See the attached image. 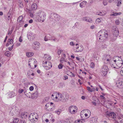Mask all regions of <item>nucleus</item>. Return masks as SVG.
<instances>
[{
	"instance_id": "4d7b16f0",
	"label": "nucleus",
	"mask_w": 123,
	"mask_h": 123,
	"mask_svg": "<svg viewBox=\"0 0 123 123\" xmlns=\"http://www.w3.org/2000/svg\"><path fill=\"white\" fill-rule=\"evenodd\" d=\"M115 23H116L117 24V25H118L119 24V20H117L116 21H115Z\"/></svg>"
},
{
	"instance_id": "ea45409f",
	"label": "nucleus",
	"mask_w": 123,
	"mask_h": 123,
	"mask_svg": "<svg viewBox=\"0 0 123 123\" xmlns=\"http://www.w3.org/2000/svg\"><path fill=\"white\" fill-rule=\"evenodd\" d=\"M120 73L121 75L123 76V67L121 68L120 70Z\"/></svg>"
},
{
	"instance_id": "13d9d810",
	"label": "nucleus",
	"mask_w": 123,
	"mask_h": 123,
	"mask_svg": "<svg viewBox=\"0 0 123 123\" xmlns=\"http://www.w3.org/2000/svg\"><path fill=\"white\" fill-rule=\"evenodd\" d=\"M100 14H101V15H99L100 16H103L104 15V13H103L102 12H99Z\"/></svg>"
},
{
	"instance_id": "b1692460",
	"label": "nucleus",
	"mask_w": 123,
	"mask_h": 123,
	"mask_svg": "<svg viewBox=\"0 0 123 123\" xmlns=\"http://www.w3.org/2000/svg\"><path fill=\"white\" fill-rule=\"evenodd\" d=\"M32 9L34 10H36L37 8V6L36 3H33L31 6Z\"/></svg>"
},
{
	"instance_id": "bb28decb",
	"label": "nucleus",
	"mask_w": 123,
	"mask_h": 123,
	"mask_svg": "<svg viewBox=\"0 0 123 123\" xmlns=\"http://www.w3.org/2000/svg\"><path fill=\"white\" fill-rule=\"evenodd\" d=\"M29 12L31 17H32L33 16V11L32 10H29Z\"/></svg>"
},
{
	"instance_id": "052dcab7",
	"label": "nucleus",
	"mask_w": 123,
	"mask_h": 123,
	"mask_svg": "<svg viewBox=\"0 0 123 123\" xmlns=\"http://www.w3.org/2000/svg\"><path fill=\"white\" fill-rule=\"evenodd\" d=\"M78 25V22H76L74 25V26L76 27H77V25Z\"/></svg>"
},
{
	"instance_id": "338daca9",
	"label": "nucleus",
	"mask_w": 123,
	"mask_h": 123,
	"mask_svg": "<svg viewBox=\"0 0 123 123\" xmlns=\"http://www.w3.org/2000/svg\"><path fill=\"white\" fill-rule=\"evenodd\" d=\"M30 71H29L27 72V74L28 76H29L30 75V74H30Z\"/></svg>"
},
{
	"instance_id": "c85d7f7f",
	"label": "nucleus",
	"mask_w": 123,
	"mask_h": 123,
	"mask_svg": "<svg viewBox=\"0 0 123 123\" xmlns=\"http://www.w3.org/2000/svg\"><path fill=\"white\" fill-rule=\"evenodd\" d=\"M10 53L8 51H6V52H5V55L8 57L10 56Z\"/></svg>"
},
{
	"instance_id": "dca6fc26",
	"label": "nucleus",
	"mask_w": 123,
	"mask_h": 123,
	"mask_svg": "<svg viewBox=\"0 0 123 123\" xmlns=\"http://www.w3.org/2000/svg\"><path fill=\"white\" fill-rule=\"evenodd\" d=\"M51 38H52V37L49 34H48L45 37L44 40L45 41H47L48 40H51Z\"/></svg>"
},
{
	"instance_id": "c756f323",
	"label": "nucleus",
	"mask_w": 123,
	"mask_h": 123,
	"mask_svg": "<svg viewBox=\"0 0 123 123\" xmlns=\"http://www.w3.org/2000/svg\"><path fill=\"white\" fill-rule=\"evenodd\" d=\"M19 121V119L18 118L14 119L12 123H17Z\"/></svg>"
},
{
	"instance_id": "423d86ee",
	"label": "nucleus",
	"mask_w": 123,
	"mask_h": 123,
	"mask_svg": "<svg viewBox=\"0 0 123 123\" xmlns=\"http://www.w3.org/2000/svg\"><path fill=\"white\" fill-rule=\"evenodd\" d=\"M116 57H117V59L116 61V68L118 69L120 68L123 64V61L122 58L118 56H116Z\"/></svg>"
},
{
	"instance_id": "ddd939ff",
	"label": "nucleus",
	"mask_w": 123,
	"mask_h": 123,
	"mask_svg": "<svg viewBox=\"0 0 123 123\" xmlns=\"http://www.w3.org/2000/svg\"><path fill=\"white\" fill-rule=\"evenodd\" d=\"M106 117L109 116V118L114 119L116 117V114L114 112L108 113L106 114Z\"/></svg>"
},
{
	"instance_id": "7c9ffc66",
	"label": "nucleus",
	"mask_w": 123,
	"mask_h": 123,
	"mask_svg": "<svg viewBox=\"0 0 123 123\" xmlns=\"http://www.w3.org/2000/svg\"><path fill=\"white\" fill-rule=\"evenodd\" d=\"M121 12H119L118 13L115 12L113 14H111V15L116 16L118 15H120L121 14Z\"/></svg>"
},
{
	"instance_id": "4be33fe9",
	"label": "nucleus",
	"mask_w": 123,
	"mask_h": 123,
	"mask_svg": "<svg viewBox=\"0 0 123 123\" xmlns=\"http://www.w3.org/2000/svg\"><path fill=\"white\" fill-rule=\"evenodd\" d=\"M44 58H45V59L48 60H50L51 58L50 56L47 54H45L44 56Z\"/></svg>"
},
{
	"instance_id": "9b49d317",
	"label": "nucleus",
	"mask_w": 123,
	"mask_h": 123,
	"mask_svg": "<svg viewBox=\"0 0 123 123\" xmlns=\"http://www.w3.org/2000/svg\"><path fill=\"white\" fill-rule=\"evenodd\" d=\"M117 86L120 88H123V79H120L116 83Z\"/></svg>"
},
{
	"instance_id": "6e6d98bb",
	"label": "nucleus",
	"mask_w": 123,
	"mask_h": 123,
	"mask_svg": "<svg viewBox=\"0 0 123 123\" xmlns=\"http://www.w3.org/2000/svg\"><path fill=\"white\" fill-rule=\"evenodd\" d=\"M30 61H29L28 62V65L29 66V67L31 68H33L32 67H31V65H30L31 64L30 63Z\"/></svg>"
},
{
	"instance_id": "37998d69",
	"label": "nucleus",
	"mask_w": 123,
	"mask_h": 123,
	"mask_svg": "<svg viewBox=\"0 0 123 123\" xmlns=\"http://www.w3.org/2000/svg\"><path fill=\"white\" fill-rule=\"evenodd\" d=\"M81 123V120H76L74 122V123Z\"/></svg>"
},
{
	"instance_id": "2f4dec72",
	"label": "nucleus",
	"mask_w": 123,
	"mask_h": 123,
	"mask_svg": "<svg viewBox=\"0 0 123 123\" xmlns=\"http://www.w3.org/2000/svg\"><path fill=\"white\" fill-rule=\"evenodd\" d=\"M23 18V17L21 16L19 17L18 19V22H20L22 20Z\"/></svg>"
},
{
	"instance_id": "6e6552de",
	"label": "nucleus",
	"mask_w": 123,
	"mask_h": 123,
	"mask_svg": "<svg viewBox=\"0 0 123 123\" xmlns=\"http://www.w3.org/2000/svg\"><path fill=\"white\" fill-rule=\"evenodd\" d=\"M117 57L114 56L113 58L111 59L110 61L109 62L110 65L112 67L114 68H116V61L117 59Z\"/></svg>"
},
{
	"instance_id": "c9c22d12",
	"label": "nucleus",
	"mask_w": 123,
	"mask_h": 123,
	"mask_svg": "<svg viewBox=\"0 0 123 123\" xmlns=\"http://www.w3.org/2000/svg\"><path fill=\"white\" fill-rule=\"evenodd\" d=\"M50 105L49 103H47L45 105V109L46 110H47V108Z\"/></svg>"
},
{
	"instance_id": "72a5a7b5",
	"label": "nucleus",
	"mask_w": 123,
	"mask_h": 123,
	"mask_svg": "<svg viewBox=\"0 0 123 123\" xmlns=\"http://www.w3.org/2000/svg\"><path fill=\"white\" fill-rule=\"evenodd\" d=\"M63 65L61 64H60L58 66V68L59 69H61L62 68Z\"/></svg>"
},
{
	"instance_id": "680f3d73",
	"label": "nucleus",
	"mask_w": 123,
	"mask_h": 123,
	"mask_svg": "<svg viewBox=\"0 0 123 123\" xmlns=\"http://www.w3.org/2000/svg\"><path fill=\"white\" fill-rule=\"evenodd\" d=\"M116 38H112L111 40V41L113 42V41H115V40H116Z\"/></svg>"
},
{
	"instance_id": "3c124183",
	"label": "nucleus",
	"mask_w": 123,
	"mask_h": 123,
	"mask_svg": "<svg viewBox=\"0 0 123 123\" xmlns=\"http://www.w3.org/2000/svg\"><path fill=\"white\" fill-rule=\"evenodd\" d=\"M8 41L9 42L10 44H11L12 43L13 40L12 39H9L8 40Z\"/></svg>"
},
{
	"instance_id": "412c9836",
	"label": "nucleus",
	"mask_w": 123,
	"mask_h": 123,
	"mask_svg": "<svg viewBox=\"0 0 123 123\" xmlns=\"http://www.w3.org/2000/svg\"><path fill=\"white\" fill-rule=\"evenodd\" d=\"M87 3V2L86 1H84L80 3V6L81 8H83L85 6Z\"/></svg>"
},
{
	"instance_id": "393cba45",
	"label": "nucleus",
	"mask_w": 123,
	"mask_h": 123,
	"mask_svg": "<svg viewBox=\"0 0 123 123\" xmlns=\"http://www.w3.org/2000/svg\"><path fill=\"white\" fill-rule=\"evenodd\" d=\"M29 35L30 38L33 39L35 38V35L32 32H31Z\"/></svg>"
},
{
	"instance_id": "20e7f679",
	"label": "nucleus",
	"mask_w": 123,
	"mask_h": 123,
	"mask_svg": "<svg viewBox=\"0 0 123 123\" xmlns=\"http://www.w3.org/2000/svg\"><path fill=\"white\" fill-rule=\"evenodd\" d=\"M38 118V116L37 113H32L29 115L28 118L31 122L33 123L37 121Z\"/></svg>"
},
{
	"instance_id": "603ef678",
	"label": "nucleus",
	"mask_w": 123,
	"mask_h": 123,
	"mask_svg": "<svg viewBox=\"0 0 123 123\" xmlns=\"http://www.w3.org/2000/svg\"><path fill=\"white\" fill-rule=\"evenodd\" d=\"M96 21L98 22H99L101 21L100 19L99 18H97L96 20Z\"/></svg>"
},
{
	"instance_id": "69168bd1",
	"label": "nucleus",
	"mask_w": 123,
	"mask_h": 123,
	"mask_svg": "<svg viewBox=\"0 0 123 123\" xmlns=\"http://www.w3.org/2000/svg\"><path fill=\"white\" fill-rule=\"evenodd\" d=\"M81 123H84L85 122V120L84 119H82L81 120Z\"/></svg>"
},
{
	"instance_id": "e2e57ef3",
	"label": "nucleus",
	"mask_w": 123,
	"mask_h": 123,
	"mask_svg": "<svg viewBox=\"0 0 123 123\" xmlns=\"http://www.w3.org/2000/svg\"><path fill=\"white\" fill-rule=\"evenodd\" d=\"M33 21L32 19H31L29 21V22L30 23H31L33 22Z\"/></svg>"
},
{
	"instance_id": "2eb2a0df",
	"label": "nucleus",
	"mask_w": 123,
	"mask_h": 123,
	"mask_svg": "<svg viewBox=\"0 0 123 123\" xmlns=\"http://www.w3.org/2000/svg\"><path fill=\"white\" fill-rule=\"evenodd\" d=\"M76 49L75 51V52H80L82 51L83 50V46H77Z\"/></svg>"
},
{
	"instance_id": "f8f14e48",
	"label": "nucleus",
	"mask_w": 123,
	"mask_h": 123,
	"mask_svg": "<svg viewBox=\"0 0 123 123\" xmlns=\"http://www.w3.org/2000/svg\"><path fill=\"white\" fill-rule=\"evenodd\" d=\"M112 58H111L110 55H104L103 60L105 61L109 62L110 61V60Z\"/></svg>"
},
{
	"instance_id": "f03ea898",
	"label": "nucleus",
	"mask_w": 123,
	"mask_h": 123,
	"mask_svg": "<svg viewBox=\"0 0 123 123\" xmlns=\"http://www.w3.org/2000/svg\"><path fill=\"white\" fill-rule=\"evenodd\" d=\"M36 16L38 18V19L43 22L45 18L46 14L43 11L39 10L36 13Z\"/></svg>"
},
{
	"instance_id": "09e8293b",
	"label": "nucleus",
	"mask_w": 123,
	"mask_h": 123,
	"mask_svg": "<svg viewBox=\"0 0 123 123\" xmlns=\"http://www.w3.org/2000/svg\"><path fill=\"white\" fill-rule=\"evenodd\" d=\"M24 94H25V95H26V96L28 97H29V98H31V97L30 96H28V93H27V92H26V91H24Z\"/></svg>"
},
{
	"instance_id": "7ed1b4c3",
	"label": "nucleus",
	"mask_w": 123,
	"mask_h": 123,
	"mask_svg": "<svg viewBox=\"0 0 123 123\" xmlns=\"http://www.w3.org/2000/svg\"><path fill=\"white\" fill-rule=\"evenodd\" d=\"M61 18V17L60 16L54 13H51L49 16L50 19L55 22L56 21L59 20Z\"/></svg>"
},
{
	"instance_id": "79ce46f5",
	"label": "nucleus",
	"mask_w": 123,
	"mask_h": 123,
	"mask_svg": "<svg viewBox=\"0 0 123 123\" xmlns=\"http://www.w3.org/2000/svg\"><path fill=\"white\" fill-rule=\"evenodd\" d=\"M107 2L106 0H104L103 2V4L105 6L107 4Z\"/></svg>"
},
{
	"instance_id": "f3484780",
	"label": "nucleus",
	"mask_w": 123,
	"mask_h": 123,
	"mask_svg": "<svg viewBox=\"0 0 123 123\" xmlns=\"http://www.w3.org/2000/svg\"><path fill=\"white\" fill-rule=\"evenodd\" d=\"M9 98H11L13 97L16 95L15 92H9L7 93Z\"/></svg>"
},
{
	"instance_id": "a211bd4d",
	"label": "nucleus",
	"mask_w": 123,
	"mask_h": 123,
	"mask_svg": "<svg viewBox=\"0 0 123 123\" xmlns=\"http://www.w3.org/2000/svg\"><path fill=\"white\" fill-rule=\"evenodd\" d=\"M31 98L32 99H34L35 98H37L38 96L39 93L37 91H36L35 92L33 93L32 94H31Z\"/></svg>"
},
{
	"instance_id": "8fccbe9b",
	"label": "nucleus",
	"mask_w": 123,
	"mask_h": 123,
	"mask_svg": "<svg viewBox=\"0 0 123 123\" xmlns=\"http://www.w3.org/2000/svg\"><path fill=\"white\" fill-rule=\"evenodd\" d=\"M13 45L11 47H9L8 48V49L9 50V51H11L12 50V49L13 48Z\"/></svg>"
},
{
	"instance_id": "5fc2aeb1",
	"label": "nucleus",
	"mask_w": 123,
	"mask_h": 123,
	"mask_svg": "<svg viewBox=\"0 0 123 123\" xmlns=\"http://www.w3.org/2000/svg\"><path fill=\"white\" fill-rule=\"evenodd\" d=\"M68 78V77L66 75L64 76V78H63V79L64 80H66Z\"/></svg>"
},
{
	"instance_id": "473e14b6",
	"label": "nucleus",
	"mask_w": 123,
	"mask_h": 123,
	"mask_svg": "<svg viewBox=\"0 0 123 123\" xmlns=\"http://www.w3.org/2000/svg\"><path fill=\"white\" fill-rule=\"evenodd\" d=\"M61 109H58L55 111V113L59 115L61 112Z\"/></svg>"
},
{
	"instance_id": "39448f33",
	"label": "nucleus",
	"mask_w": 123,
	"mask_h": 123,
	"mask_svg": "<svg viewBox=\"0 0 123 123\" xmlns=\"http://www.w3.org/2000/svg\"><path fill=\"white\" fill-rule=\"evenodd\" d=\"M43 66L44 67L46 70L50 69L52 67L51 63L48 61H44L43 62Z\"/></svg>"
},
{
	"instance_id": "a18cd8bd",
	"label": "nucleus",
	"mask_w": 123,
	"mask_h": 123,
	"mask_svg": "<svg viewBox=\"0 0 123 123\" xmlns=\"http://www.w3.org/2000/svg\"><path fill=\"white\" fill-rule=\"evenodd\" d=\"M24 91V90L23 89H19L18 90V92L19 93H22Z\"/></svg>"
},
{
	"instance_id": "58836bf2",
	"label": "nucleus",
	"mask_w": 123,
	"mask_h": 123,
	"mask_svg": "<svg viewBox=\"0 0 123 123\" xmlns=\"http://www.w3.org/2000/svg\"><path fill=\"white\" fill-rule=\"evenodd\" d=\"M54 39H53V37H52V38H51V40H53L54 42H55L56 41V40H57V41H58V40H57V38H56L55 37H53Z\"/></svg>"
},
{
	"instance_id": "864d4df0",
	"label": "nucleus",
	"mask_w": 123,
	"mask_h": 123,
	"mask_svg": "<svg viewBox=\"0 0 123 123\" xmlns=\"http://www.w3.org/2000/svg\"><path fill=\"white\" fill-rule=\"evenodd\" d=\"M70 44L72 46H74L75 45V44L73 42H70Z\"/></svg>"
},
{
	"instance_id": "0e129e2a",
	"label": "nucleus",
	"mask_w": 123,
	"mask_h": 123,
	"mask_svg": "<svg viewBox=\"0 0 123 123\" xmlns=\"http://www.w3.org/2000/svg\"><path fill=\"white\" fill-rule=\"evenodd\" d=\"M100 97H101L102 99H104L105 98L104 96L103 95H101L100 96Z\"/></svg>"
},
{
	"instance_id": "aec40b11",
	"label": "nucleus",
	"mask_w": 123,
	"mask_h": 123,
	"mask_svg": "<svg viewBox=\"0 0 123 123\" xmlns=\"http://www.w3.org/2000/svg\"><path fill=\"white\" fill-rule=\"evenodd\" d=\"M21 117L23 119H25L28 117V115H27L26 113L23 112L21 114Z\"/></svg>"
},
{
	"instance_id": "f257e3e1",
	"label": "nucleus",
	"mask_w": 123,
	"mask_h": 123,
	"mask_svg": "<svg viewBox=\"0 0 123 123\" xmlns=\"http://www.w3.org/2000/svg\"><path fill=\"white\" fill-rule=\"evenodd\" d=\"M97 37L98 39L100 40L101 42H104L108 38V32L104 29L100 30L97 33Z\"/></svg>"
},
{
	"instance_id": "e433bc0d",
	"label": "nucleus",
	"mask_w": 123,
	"mask_h": 123,
	"mask_svg": "<svg viewBox=\"0 0 123 123\" xmlns=\"http://www.w3.org/2000/svg\"><path fill=\"white\" fill-rule=\"evenodd\" d=\"M91 67L92 68H93L95 66V64L93 62H91L90 64Z\"/></svg>"
},
{
	"instance_id": "c03bdc74",
	"label": "nucleus",
	"mask_w": 123,
	"mask_h": 123,
	"mask_svg": "<svg viewBox=\"0 0 123 123\" xmlns=\"http://www.w3.org/2000/svg\"><path fill=\"white\" fill-rule=\"evenodd\" d=\"M62 51V50H59V49L58 50V52H57V53H58V55H60L61 52Z\"/></svg>"
},
{
	"instance_id": "f704fd0d",
	"label": "nucleus",
	"mask_w": 123,
	"mask_h": 123,
	"mask_svg": "<svg viewBox=\"0 0 123 123\" xmlns=\"http://www.w3.org/2000/svg\"><path fill=\"white\" fill-rule=\"evenodd\" d=\"M68 73L69 74H71L70 75L71 76H72L73 77H74L75 76V75L74 74L72 73V72L69 71L68 72Z\"/></svg>"
},
{
	"instance_id": "de8ad7c7",
	"label": "nucleus",
	"mask_w": 123,
	"mask_h": 123,
	"mask_svg": "<svg viewBox=\"0 0 123 123\" xmlns=\"http://www.w3.org/2000/svg\"><path fill=\"white\" fill-rule=\"evenodd\" d=\"M87 88L88 91H89L91 92H92V90H91L92 89L90 87H87Z\"/></svg>"
},
{
	"instance_id": "1a4fd4ad",
	"label": "nucleus",
	"mask_w": 123,
	"mask_h": 123,
	"mask_svg": "<svg viewBox=\"0 0 123 123\" xmlns=\"http://www.w3.org/2000/svg\"><path fill=\"white\" fill-rule=\"evenodd\" d=\"M112 31L114 36L116 37L118 36L119 33V31L118 29L116 26H114L113 27Z\"/></svg>"
},
{
	"instance_id": "cd10ccee",
	"label": "nucleus",
	"mask_w": 123,
	"mask_h": 123,
	"mask_svg": "<svg viewBox=\"0 0 123 123\" xmlns=\"http://www.w3.org/2000/svg\"><path fill=\"white\" fill-rule=\"evenodd\" d=\"M34 44L35 45V46L37 48H39L40 45V43L37 42H35L34 43Z\"/></svg>"
},
{
	"instance_id": "a878e982",
	"label": "nucleus",
	"mask_w": 123,
	"mask_h": 123,
	"mask_svg": "<svg viewBox=\"0 0 123 123\" xmlns=\"http://www.w3.org/2000/svg\"><path fill=\"white\" fill-rule=\"evenodd\" d=\"M34 55L33 53L31 52H28L26 53V55L28 57H31L32 56Z\"/></svg>"
},
{
	"instance_id": "5701e85b",
	"label": "nucleus",
	"mask_w": 123,
	"mask_h": 123,
	"mask_svg": "<svg viewBox=\"0 0 123 123\" xmlns=\"http://www.w3.org/2000/svg\"><path fill=\"white\" fill-rule=\"evenodd\" d=\"M115 2L117 3V6H120L121 4V0H115Z\"/></svg>"
},
{
	"instance_id": "bf43d9fd",
	"label": "nucleus",
	"mask_w": 123,
	"mask_h": 123,
	"mask_svg": "<svg viewBox=\"0 0 123 123\" xmlns=\"http://www.w3.org/2000/svg\"><path fill=\"white\" fill-rule=\"evenodd\" d=\"M19 41L20 42H21L22 41V39L21 37H19Z\"/></svg>"
},
{
	"instance_id": "0eeeda50",
	"label": "nucleus",
	"mask_w": 123,
	"mask_h": 123,
	"mask_svg": "<svg viewBox=\"0 0 123 123\" xmlns=\"http://www.w3.org/2000/svg\"><path fill=\"white\" fill-rule=\"evenodd\" d=\"M78 110L77 107L75 105H71L70 106L68 109L69 112L72 114L75 113Z\"/></svg>"
},
{
	"instance_id": "4468645a",
	"label": "nucleus",
	"mask_w": 123,
	"mask_h": 123,
	"mask_svg": "<svg viewBox=\"0 0 123 123\" xmlns=\"http://www.w3.org/2000/svg\"><path fill=\"white\" fill-rule=\"evenodd\" d=\"M57 94L58 96V99L59 101H64L65 100V97L64 96H63L62 94L58 92V93Z\"/></svg>"
},
{
	"instance_id": "774afa93",
	"label": "nucleus",
	"mask_w": 123,
	"mask_h": 123,
	"mask_svg": "<svg viewBox=\"0 0 123 123\" xmlns=\"http://www.w3.org/2000/svg\"><path fill=\"white\" fill-rule=\"evenodd\" d=\"M94 27H95V26L94 25H92V26H91L90 27V28L91 29H93L94 28Z\"/></svg>"
},
{
	"instance_id": "a19ab883",
	"label": "nucleus",
	"mask_w": 123,
	"mask_h": 123,
	"mask_svg": "<svg viewBox=\"0 0 123 123\" xmlns=\"http://www.w3.org/2000/svg\"><path fill=\"white\" fill-rule=\"evenodd\" d=\"M64 60L65 58H64L62 57L61 58L60 60L61 63H63V61H64Z\"/></svg>"
},
{
	"instance_id": "9d476101",
	"label": "nucleus",
	"mask_w": 123,
	"mask_h": 123,
	"mask_svg": "<svg viewBox=\"0 0 123 123\" xmlns=\"http://www.w3.org/2000/svg\"><path fill=\"white\" fill-rule=\"evenodd\" d=\"M108 70V68L107 66L104 65L102 67L101 69V71L104 76L106 75Z\"/></svg>"
},
{
	"instance_id": "49530a36",
	"label": "nucleus",
	"mask_w": 123,
	"mask_h": 123,
	"mask_svg": "<svg viewBox=\"0 0 123 123\" xmlns=\"http://www.w3.org/2000/svg\"><path fill=\"white\" fill-rule=\"evenodd\" d=\"M29 89L30 91H32L34 89V87L32 86H31L30 87Z\"/></svg>"
},
{
	"instance_id": "4c0bfd02",
	"label": "nucleus",
	"mask_w": 123,
	"mask_h": 123,
	"mask_svg": "<svg viewBox=\"0 0 123 123\" xmlns=\"http://www.w3.org/2000/svg\"><path fill=\"white\" fill-rule=\"evenodd\" d=\"M23 3L22 2H19L18 5L21 8L23 6Z\"/></svg>"
},
{
	"instance_id": "6ab92c4d",
	"label": "nucleus",
	"mask_w": 123,
	"mask_h": 123,
	"mask_svg": "<svg viewBox=\"0 0 123 123\" xmlns=\"http://www.w3.org/2000/svg\"><path fill=\"white\" fill-rule=\"evenodd\" d=\"M82 20L89 22H92V20L91 18L89 17H85L82 18Z\"/></svg>"
}]
</instances>
